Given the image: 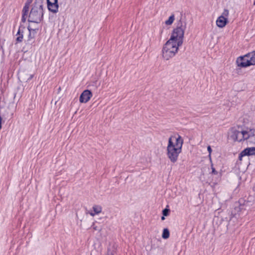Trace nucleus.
I'll use <instances>...</instances> for the list:
<instances>
[{"label": "nucleus", "mask_w": 255, "mask_h": 255, "mask_svg": "<svg viewBox=\"0 0 255 255\" xmlns=\"http://www.w3.org/2000/svg\"><path fill=\"white\" fill-rule=\"evenodd\" d=\"M183 144V140L179 134L169 138L166 154L171 162L175 163L177 161L179 155L181 152Z\"/></svg>", "instance_id": "nucleus-1"}, {"label": "nucleus", "mask_w": 255, "mask_h": 255, "mask_svg": "<svg viewBox=\"0 0 255 255\" xmlns=\"http://www.w3.org/2000/svg\"><path fill=\"white\" fill-rule=\"evenodd\" d=\"M228 135L234 141H242L246 140L247 142L255 144V129H243L242 127H233L230 128Z\"/></svg>", "instance_id": "nucleus-2"}, {"label": "nucleus", "mask_w": 255, "mask_h": 255, "mask_svg": "<svg viewBox=\"0 0 255 255\" xmlns=\"http://www.w3.org/2000/svg\"><path fill=\"white\" fill-rule=\"evenodd\" d=\"M43 15V1L42 0H35L29 14L28 21L39 23L42 19Z\"/></svg>", "instance_id": "nucleus-3"}, {"label": "nucleus", "mask_w": 255, "mask_h": 255, "mask_svg": "<svg viewBox=\"0 0 255 255\" xmlns=\"http://www.w3.org/2000/svg\"><path fill=\"white\" fill-rule=\"evenodd\" d=\"M178 43L168 40L163 46L162 49V58L165 60H168L173 57L178 52L179 47Z\"/></svg>", "instance_id": "nucleus-4"}, {"label": "nucleus", "mask_w": 255, "mask_h": 255, "mask_svg": "<svg viewBox=\"0 0 255 255\" xmlns=\"http://www.w3.org/2000/svg\"><path fill=\"white\" fill-rule=\"evenodd\" d=\"M238 66L247 67L255 65V51L250 52L243 56L239 57L237 60Z\"/></svg>", "instance_id": "nucleus-5"}, {"label": "nucleus", "mask_w": 255, "mask_h": 255, "mask_svg": "<svg viewBox=\"0 0 255 255\" xmlns=\"http://www.w3.org/2000/svg\"><path fill=\"white\" fill-rule=\"evenodd\" d=\"M185 28V25H181L174 29L169 40L178 43V45H182Z\"/></svg>", "instance_id": "nucleus-6"}, {"label": "nucleus", "mask_w": 255, "mask_h": 255, "mask_svg": "<svg viewBox=\"0 0 255 255\" xmlns=\"http://www.w3.org/2000/svg\"><path fill=\"white\" fill-rule=\"evenodd\" d=\"M229 15V12L228 9H225L216 20V24L219 28L224 27L228 22V17Z\"/></svg>", "instance_id": "nucleus-7"}, {"label": "nucleus", "mask_w": 255, "mask_h": 255, "mask_svg": "<svg viewBox=\"0 0 255 255\" xmlns=\"http://www.w3.org/2000/svg\"><path fill=\"white\" fill-rule=\"evenodd\" d=\"M47 7L49 11L55 13L58 12V0H47Z\"/></svg>", "instance_id": "nucleus-8"}, {"label": "nucleus", "mask_w": 255, "mask_h": 255, "mask_svg": "<svg viewBox=\"0 0 255 255\" xmlns=\"http://www.w3.org/2000/svg\"><path fill=\"white\" fill-rule=\"evenodd\" d=\"M92 97V92L90 90H85L82 92L80 96V102L81 103H86L90 100Z\"/></svg>", "instance_id": "nucleus-9"}, {"label": "nucleus", "mask_w": 255, "mask_h": 255, "mask_svg": "<svg viewBox=\"0 0 255 255\" xmlns=\"http://www.w3.org/2000/svg\"><path fill=\"white\" fill-rule=\"evenodd\" d=\"M243 154L247 155H255V147H248L243 150Z\"/></svg>", "instance_id": "nucleus-10"}, {"label": "nucleus", "mask_w": 255, "mask_h": 255, "mask_svg": "<svg viewBox=\"0 0 255 255\" xmlns=\"http://www.w3.org/2000/svg\"><path fill=\"white\" fill-rule=\"evenodd\" d=\"M28 6L27 5H25L22 10V21L23 22H25L26 21V19L27 18V15L28 12Z\"/></svg>", "instance_id": "nucleus-11"}, {"label": "nucleus", "mask_w": 255, "mask_h": 255, "mask_svg": "<svg viewBox=\"0 0 255 255\" xmlns=\"http://www.w3.org/2000/svg\"><path fill=\"white\" fill-rule=\"evenodd\" d=\"M93 210L96 214H99L101 213L102 208L100 205H95L93 207Z\"/></svg>", "instance_id": "nucleus-12"}, {"label": "nucleus", "mask_w": 255, "mask_h": 255, "mask_svg": "<svg viewBox=\"0 0 255 255\" xmlns=\"http://www.w3.org/2000/svg\"><path fill=\"white\" fill-rule=\"evenodd\" d=\"M175 19L174 15L172 14L168 19L165 21V24L167 25H171Z\"/></svg>", "instance_id": "nucleus-13"}, {"label": "nucleus", "mask_w": 255, "mask_h": 255, "mask_svg": "<svg viewBox=\"0 0 255 255\" xmlns=\"http://www.w3.org/2000/svg\"><path fill=\"white\" fill-rule=\"evenodd\" d=\"M162 237L164 239H167L169 237V231L167 229H163Z\"/></svg>", "instance_id": "nucleus-14"}, {"label": "nucleus", "mask_w": 255, "mask_h": 255, "mask_svg": "<svg viewBox=\"0 0 255 255\" xmlns=\"http://www.w3.org/2000/svg\"><path fill=\"white\" fill-rule=\"evenodd\" d=\"M16 35L17 36L16 38V41L17 42H20L22 41L23 39V34L20 33V30L19 29Z\"/></svg>", "instance_id": "nucleus-15"}, {"label": "nucleus", "mask_w": 255, "mask_h": 255, "mask_svg": "<svg viewBox=\"0 0 255 255\" xmlns=\"http://www.w3.org/2000/svg\"><path fill=\"white\" fill-rule=\"evenodd\" d=\"M168 212H169L168 209H164L162 212L163 215L165 216H167Z\"/></svg>", "instance_id": "nucleus-16"}, {"label": "nucleus", "mask_w": 255, "mask_h": 255, "mask_svg": "<svg viewBox=\"0 0 255 255\" xmlns=\"http://www.w3.org/2000/svg\"><path fill=\"white\" fill-rule=\"evenodd\" d=\"M246 155H246V154H243V151H242V152H241V153L240 154V155H239V159L240 160H242V158H243L244 156H246Z\"/></svg>", "instance_id": "nucleus-17"}, {"label": "nucleus", "mask_w": 255, "mask_h": 255, "mask_svg": "<svg viewBox=\"0 0 255 255\" xmlns=\"http://www.w3.org/2000/svg\"><path fill=\"white\" fill-rule=\"evenodd\" d=\"M212 173L214 174H217V173H218L217 171L215 170V168L213 167V166L212 167Z\"/></svg>", "instance_id": "nucleus-18"}, {"label": "nucleus", "mask_w": 255, "mask_h": 255, "mask_svg": "<svg viewBox=\"0 0 255 255\" xmlns=\"http://www.w3.org/2000/svg\"><path fill=\"white\" fill-rule=\"evenodd\" d=\"M207 150H208V152L209 153V155H210L211 154V152H212V149H211V147L210 146H208L207 147Z\"/></svg>", "instance_id": "nucleus-19"}, {"label": "nucleus", "mask_w": 255, "mask_h": 255, "mask_svg": "<svg viewBox=\"0 0 255 255\" xmlns=\"http://www.w3.org/2000/svg\"><path fill=\"white\" fill-rule=\"evenodd\" d=\"M89 214L92 217H94L95 215H97L94 212H93V211L90 212Z\"/></svg>", "instance_id": "nucleus-20"}, {"label": "nucleus", "mask_w": 255, "mask_h": 255, "mask_svg": "<svg viewBox=\"0 0 255 255\" xmlns=\"http://www.w3.org/2000/svg\"><path fill=\"white\" fill-rule=\"evenodd\" d=\"M1 118L0 117V129L1 128Z\"/></svg>", "instance_id": "nucleus-21"}, {"label": "nucleus", "mask_w": 255, "mask_h": 255, "mask_svg": "<svg viewBox=\"0 0 255 255\" xmlns=\"http://www.w3.org/2000/svg\"><path fill=\"white\" fill-rule=\"evenodd\" d=\"M164 219H165V218H164V216H162V217H161V220H164Z\"/></svg>", "instance_id": "nucleus-22"}]
</instances>
